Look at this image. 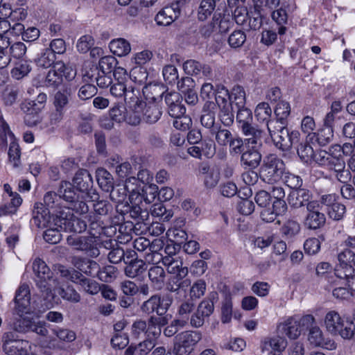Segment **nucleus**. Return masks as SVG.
Wrapping results in <instances>:
<instances>
[{"label": "nucleus", "mask_w": 355, "mask_h": 355, "mask_svg": "<svg viewBox=\"0 0 355 355\" xmlns=\"http://www.w3.org/2000/svg\"><path fill=\"white\" fill-rule=\"evenodd\" d=\"M216 101L220 110L219 116L222 123L225 125H230L234 121L232 103H234L236 107L244 106L245 92L242 87L235 86L230 95L227 89L222 88L216 95Z\"/></svg>", "instance_id": "nucleus-1"}, {"label": "nucleus", "mask_w": 355, "mask_h": 355, "mask_svg": "<svg viewBox=\"0 0 355 355\" xmlns=\"http://www.w3.org/2000/svg\"><path fill=\"white\" fill-rule=\"evenodd\" d=\"M35 221L38 220L40 223L37 225L40 227H46L49 223H51V220H47L44 219L42 221L40 220V215L37 214L34 217ZM52 223L55 226V228H49L46 230L44 234V240L52 244L58 243L60 240L62 235L60 232L64 230L65 232H81L86 229L85 223H82L81 226L77 227L74 225V223H78V220L76 219L72 220L71 214L70 211L68 210V212L66 214V216L64 217L62 215L56 214L55 216H52Z\"/></svg>", "instance_id": "nucleus-2"}, {"label": "nucleus", "mask_w": 355, "mask_h": 355, "mask_svg": "<svg viewBox=\"0 0 355 355\" xmlns=\"http://www.w3.org/2000/svg\"><path fill=\"white\" fill-rule=\"evenodd\" d=\"M139 183V180L131 177L125 184V189L130 193V206L137 214H140L142 210L143 201L146 204H150L155 200L158 193V188L155 184H150L137 188Z\"/></svg>", "instance_id": "nucleus-3"}, {"label": "nucleus", "mask_w": 355, "mask_h": 355, "mask_svg": "<svg viewBox=\"0 0 355 355\" xmlns=\"http://www.w3.org/2000/svg\"><path fill=\"white\" fill-rule=\"evenodd\" d=\"M33 270L36 276V283L40 289L44 300L49 302L55 301V295L51 293V288L58 285L56 279L52 277V273L46 263L40 259H36L33 263Z\"/></svg>", "instance_id": "nucleus-4"}, {"label": "nucleus", "mask_w": 355, "mask_h": 355, "mask_svg": "<svg viewBox=\"0 0 355 355\" xmlns=\"http://www.w3.org/2000/svg\"><path fill=\"white\" fill-rule=\"evenodd\" d=\"M324 323L327 331L332 335H338L345 340H351L354 336L355 326L353 322H347L345 325L344 319L335 311L327 313Z\"/></svg>", "instance_id": "nucleus-5"}, {"label": "nucleus", "mask_w": 355, "mask_h": 355, "mask_svg": "<svg viewBox=\"0 0 355 355\" xmlns=\"http://www.w3.org/2000/svg\"><path fill=\"white\" fill-rule=\"evenodd\" d=\"M139 89H132L127 93L125 98L126 123L137 125L139 124L144 117V107H146V103L143 102L139 97Z\"/></svg>", "instance_id": "nucleus-6"}, {"label": "nucleus", "mask_w": 355, "mask_h": 355, "mask_svg": "<svg viewBox=\"0 0 355 355\" xmlns=\"http://www.w3.org/2000/svg\"><path fill=\"white\" fill-rule=\"evenodd\" d=\"M237 109L236 121L243 134L249 137L247 139L248 144H257L262 137V132L252 126L251 110L245 106L237 107Z\"/></svg>", "instance_id": "nucleus-7"}, {"label": "nucleus", "mask_w": 355, "mask_h": 355, "mask_svg": "<svg viewBox=\"0 0 355 355\" xmlns=\"http://www.w3.org/2000/svg\"><path fill=\"white\" fill-rule=\"evenodd\" d=\"M76 76V71L62 61L55 62L48 71L45 78V84L48 87H56L64 80H71Z\"/></svg>", "instance_id": "nucleus-8"}, {"label": "nucleus", "mask_w": 355, "mask_h": 355, "mask_svg": "<svg viewBox=\"0 0 355 355\" xmlns=\"http://www.w3.org/2000/svg\"><path fill=\"white\" fill-rule=\"evenodd\" d=\"M285 193L282 187H273L272 191V208H266L261 212L263 220L270 223L274 221L278 216L284 214L287 209L286 202L284 200Z\"/></svg>", "instance_id": "nucleus-9"}, {"label": "nucleus", "mask_w": 355, "mask_h": 355, "mask_svg": "<svg viewBox=\"0 0 355 355\" xmlns=\"http://www.w3.org/2000/svg\"><path fill=\"white\" fill-rule=\"evenodd\" d=\"M284 173V164L275 155H270L266 157L261 171L263 180L268 184L280 181Z\"/></svg>", "instance_id": "nucleus-10"}, {"label": "nucleus", "mask_w": 355, "mask_h": 355, "mask_svg": "<svg viewBox=\"0 0 355 355\" xmlns=\"http://www.w3.org/2000/svg\"><path fill=\"white\" fill-rule=\"evenodd\" d=\"M15 303L17 309L22 318L31 315L40 318L41 313L36 309L35 303L31 301L30 288L28 285L22 284L19 286L15 295Z\"/></svg>", "instance_id": "nucleus-11"}, {"label": "nucleus", "mask_w": 355, "mask_h": 355, "mask_svg": "<svg viewBox=\"0 0 355 355\" xmlns=\"http://www.w3.org/2000/svg\"><path fill=\"white\" fill-rule=\"evenodd\" d=\"M201 338V334L198 331H186L182 332L175 337V349L181 354H189L193 352Z\"/></svg>", "instance_id": "nucleus-12"}, {"label": "nucleus", "mask_w": 355, "mask_h": 355, "mask_svg": "<svg viewBox=\"0 0 355 355\" xmlns=\"http://www.w3.org/2000/svg\"><path fill=\"white\" fill-rule=\"evenodd\" d=\"M3 351L10 355H28L31 346L27 340H19L13 332L4 334L3 336Z\"/></svg>", "instance_id": "nucleus-13"}, {"label": "nucleus", "mask_w": 355, "mask_h": 355, "mask_svg": "<svg viewBox=\"0 0 355 355\" xmlns=\"http://www.w3.org/2000/svg\"><path fill=\"white\" fill-rule=\"evenodd\" d=\"M354 150L352 144L345 143L342 146L340 145L331 146L329 150L330 160L333 165V169L336 172L343 171L345 167L344 156L350 155Z\"/></svg>", "instance_id": "nucleus-14"}, {"label": "nucleus", "mask_w": 355, "mask_h": 355, "mask_svg": "<svg viewBox=\"0 0 355 355\" xmlns=\"http://www.w3.org/2000/svg\"><path fill=\"white\" fill-rule=\"evenodd\" d=\"M163 264L166 268L168 273L175 279V287L171 286V289L176 291L180 286L179 282L188 275V268L183 266L181 259L173 257H164Z\"/></svg>", "instance_id": "nucleus-15"}, {"label": "nucleus", "mask_w": 355, "mask_h": 355, "mask_svg": "<svg viewBox=\"0 0 355 355\" xmlns=\"http://www.w3.org/2000/svg\"><path fill=\"white\" fill-rule=\"evenodd\" d=\"M307 215L304 225L309 229L316 230L323 226L326 221L322 207L318 201H311L306 205Z\"/></svg>", "instance_id": "nucleus-16"}, {"label": "nucleus", "mask_w": 355, "mask_h": 355, "mask_svg": "<svg viewBox=\"0 0 355 355\" xmlns=\"http://www.w3.org/2000/svg\"><path fill=\"white\" fill-rule=\"evenodd\" d=\"M180 15V1H177L160 10L155 17V21L159 26H167L175 21Z\"/></svg>", "instance_id": "nucleus-17"}, {"label": "nucleus", "mask_w": 355, "mask_h": 355, "mask_svg": "<svg viewBox=\"0 0 355 355\" xmlns=\"http://www.w3.org/2000/svg\"><path fill=\"white\" fill-rule=\"evenodd\" d=\"M89 176L83 173H76L73 179L72 185L78 191L80 198L88 201H94L98 198V195L92 189H89V184L87 180Z\"/></svg>", "instance_id": "nucleus-18"}, {"label": "nucleus", "mask_w": 355, "mask_h": 355, "mask_svg": "<svg viewBox=\"0 0 355 355\" xmlns=\"http://www.w3.org/2000/svg\"><path fill=\"white\" fill-rule=\"evenodd\" d=\"M71 94V89L67 87L58 90L55 93L53 101L55 112L51 118V121L54 123L58 122L62 119L63 110L69 101Z\"/></svg>", "instance_id": "nucleus-19"}, {"label": "nucleus", "mask_w": 355, "mask_h": 355, "mask_svg": "<svg viewBox=\"0 0 355 355\" xmlns=\"http://www.w3.org/2000/svg\"><path fill=\"white\" fill-rule=\"evenodd\" d=\"M44 107L39 105L36 101H29L21 105V110L26 114L24 120L29 126L37 125L42 120L40 113Z\"/></svg>", "instance_id": "nucleus-20"}, {"label": "nucleus", "mask_w": 355, "mask_h": 355, "mask_svg": "<svg viewBox=\"0 0 355 355\" xmlns=\"http://www.w3.org/2000/svg\"><path fill=\"white\" fill-rule=\"evenodd\" d=\"M0 131L4 134L6 139L10 138L11 143L8 150L9 161L14 167H17L20 164V150L19 145L15 141V137L10 131L8 125L4 121L1 122Z\"/></svg>", "instance_id": "nucleus-21"}, {"label": "nucleus", "mask_w": 355, "mask_h": 355, "mask_svg": "<svg viewBox=\"0 0 355 355\" xmlns=\"http://www.w3.org/2000/svg\"><path fill=\"white\" fill-rule=\"evenodd\" d=\"M61 272L63 276L69 277L72 282L79 284L86 292L92 295L96 294L101 290L98 283L95 281L84 278L78 272L72 271L71 273V271L66 270H62Z\"/></svg>", "instance_id": "nucleus-22"}, {"label": "nucleus", "mask_w": 355, "mask_h": 355, "mask_svg": "<svg viewBox=\"0 0 355 355\" xmlns=\"http://www.w3.org/2000/svg\"><path fill=\"white\" fill-rule=\"evenodd\" d=\"M37 318L33 315H27L19 321V324L16 326L15 328L19 331H32L41 336H46L48 334V330L45 327V323L43 322H35L33 320Z\"/></svg>", "instance_id": "nucleus-23"}, {"label": "nucleus", "mask_w": 355, "mask_h": 355, "mask_svg": "<svg viewBox=\"0 0 355 355\" xmlns=\"http://www.w3.org/2000/svg\"><path fill=\"white\" fill-rule=\"evenodd\" d=\"M171 302V299L167 296L163 297L153 296L144 303V309L148 311L156 312L158 317H163L162 315L166 313Z\"/></svg>", "instance_id": "nucleus-24"}, {"label": "nucleus", "mask_w": 355, "mask_h": 355, "mask_svg": "<svg viewBox=\"0 0 355 355\" xmlns=\"http://www.w3.org/2000/svg\"><path fill=\"white\" fill-rule=\"evenodd\" d=\"M339 265L336 269H341L343 275L350 276L354 272L355 252L351 249H345L338 254Z\"/></svg>", "instance_id": "nucleus-25"}, {"label": "nucleus", "mask_w": 355, "mask_h": 355, "mask_svg": "<svg viewBox=\"0 0 355 355\" xmlns=\"http://www.w3.org/2000/svg\"><path fill=\"white\" fill-rule=\"evenodd\" d=\"M286 346L287 341L284 337L275 336L264 340L262 349L266 352L268 355H282Z\"/></svg>", "instance_id": "nucleus-26"}, {"label": "nucleus", "mask_w": 355, "mask_h": 355, "mask_svg": "<svg viewBox=\"0 0 355 355\" xmlns=\"http://www.w3.org/2000/svg\"><path fill=\"white\" fill-rule=\"evenodd\" d=\"M58 284H59L58 283ZM51 293L55 295V301L50 303L47 300H45L46 306L50 305L52 306L54 304H58L59 302V298L57 297L58 295H60L62 299L71 302H78L80 300L79 294L71 286H67L66 288H64L58 287V285H57L55 287L51 288Z\"/></svg>", "instance_id": "nucleus-27"}, {"label": "nucleus", "mask_w": 355, "mask_h": 355, "mask_svg": "<svg viewBox=\"0 0 355 355\" xmlns=\"http://www.w3.org/2000/svg\"><path fill=\"white\" fill-rule=\"evenodd\" d=\"M279 329L290 339H297L302 329L297 322V317H289L279 325Z\"/></svg>", "instance_id": "nucleus-28"}, {"label": "nucleus", "mask_w": 355, "mask_h": 355, "mask_svg": "<svg viewBox=\"0 0 355 355\" xmlns=\"http://www.w3.org/2000/svg\"><path fill=\"white\" fill-rule=\"evenodd\" d=\"M171 318L170 315H166L164 317H152L145 331L148 339L154 340V338L158 337L161 334V327L166 324Z\"/></svg>", "instance_id": "nucleus-29"}, {"label": "nucleus", "mask_w": 355, "mask_h": 355, "mask_svg": "<svg viewBox=\"0 0 355 355\" xmlns=\"http://www.w3.org/2000/svg\"><path fill=\"white\" fill-rule=\"evenodd\" d=\"M166 103L168 105V113L175 119L182 116H185L186 109L183 105L180 103V95L178 93H171L165 98Z\"/></svg>", "instance_id": "nucleus-30"}, {"label": "nucleus", "mask_w": 355, "mask_h": 355, "mask_svg": "<svg viewBox=\"0 0 355 355\" xmlns=\"http://www.w3.org/2000/svg\"><path fill=\"white\" fill-rule=\"evenodd\" d=\"M81 199L83 200V198H81ZM85 201V200L84 199H83V200H80L79 198L73 200V202L70 203V207H64V209H62V210H60L58 212V214L62 215V216L65 217L66 214L68 212V210H69L70 211V214H71L72 220L76 219L78 220V223H77V222L74 223V225L77 227H79L80 226H81V223H84V222L80 221L77 218H75L73 216V214L71 213V210H73L76 213H78L80 214H86L88 211V206L87 205V204Z\"/></svg>", "instance_id": "nucleus-31"}, {"label": "nucleus", "mask_w": 355, "mask_h": 355, "mask_svg": "<svg viewBox=\"0 0 355 355\" xmlns=\"http://www.w3.org/2000/svg\"><path fill=\"white\" fill-rule=\"evenodd\" d=\"M109 48L114 55L119 57L128 55L132 49L129 41L122 37L112 40L109 43Z\"/></svg>", "instance_id": "nucleus-32"}, {"label": "nucleus", "mask_w": 355, "mask_h": 355, "mask_svg": "<svg viewBox=\"0 0 355 355\" xmlns=\"http://www.w3.org/2000/svg\"><path fill=\"white\" fill-rule=\"evenodd\" d=\"M200 173L207 188H214L218 184L220 180V171L218 168L203 166L200 168Z\"/></svg>", "instance_id": "nucleus-33"}, {"label": "nucleus", "mask_w": 355, "mask_h": 355, "mask_svg": "<svg viewBox=\"0 0 355 355\" xmlns=\"http://www.w3.org/2000/svg\"><path fill=\"white\" fill-rule=\"evenodd\" d=\"M311 198V193L304 189L295 190L291 192L288 196V203L294 208H299L308 204Z\"/></svg>", "instance_id": "nucleus-34"}, {"label": "nucleus", "mask_w": 355, "mask_h": 355, "mask_svg": "<svg viewBox=\"0 0 355 355\" xmlns=\"http://www.w3.org/2000/svg\"><path fill=\"white\" fill-rule=\"evenodd\" d=\"M249 146L250 144H248ZM252 148L245 151L241 155V163L246 167L256 168L260 164L261 155L255 148V144H251Z\"/></svg>", "instance_id": "nucleus-35"}, {"label": "nucleus", "mask_w": 355, "mask_h": 355, "mask_svg": "<svg viewBox=\"0 0 355 355\" xmlns=\"http://www.w3.org/2000/svg\"><path fill=\"white\" fill-rule=\"evenodd\" d=\"M73 244L76 249L86 251L89 256L96 257L99 254L98 250L94 244L93 238L80 237Z\"/></svg>", "instance_id": "nucleus-36"}, {"label": "nucleus", "mask_w": 355, "mask_h": 355, "mask_svg": "<svg viewBox=\"0 0 355 355\" xmlns=\"http://www.w3.org/2000/svg\"><path fill=\"white\" fill-rule=\"evenodd\" d=\"M58 193L60 198L69 203L80 198V194L75 191V188L72 185V183L67 181L62 182L58 190Z\"/></svg>", "instance_id": "nucleus-37"}, {"label": "nucleus", "mask_w": 355, "mask_h": 355, "mask_svg": "<svg viewBox=\"0 0 355 355\" xmlns=\"http://www.w3.org/2000/svg\"><path fill=\"white\" fill-rule=\"evenodd\" d=\"M21 202L22 199L18 193L12 195V197L3 198L1 211L3 214H14Z\"/></svg>", "instance_id": "nucleus-38"}, {"label": "nucleus", "mask_w": 355, "mask_h": 355, "mask_svg": "<svg viewBox=\"0 0 355 355\" xmlns=\"http://www.w3.org/2000/svg\"><path fill=\"white\" fill-rule=\"evenodd\" d=\"M96 180L100 187L106 191L113 189V178L112 175L104 168L96 171Z\"/></svg>", "instance_id": "nucleus-39"}, {"label": "nucleus", "mask_w": 355, "mask_h": 355, "mask_svg": "<svg viewBox=\"0 0 355 355\" xmlns=\"http://www.w3.org/2000/svg\"><path fill=\"white\" fill-rule=\"evenodd\" d=\"M165 272L161 266H153L149 269L148 277L152 283L157 288H161L165 279Z\"/></svg>", "instance_id": "nucleus-40"}, {"label": "nucleus", "mask_w": 355, "mask_h": 355, "mask_svg": "<svg viewBox=\"0 0 355 355\" xmlns=\"http://www.w3.org/2000/svg\"><path fill=\"white\" fill-rule=\"evenodd\" d=\"M220 0H202L198 9V19L205 21L209 17L215 9L216 3Z\"/></svg>", "instance_id": "nucleus-41"}, {"label": "nucleus", "mask_w": 355, "mask_h": 355, "mask_svg": "<svg viewBox=\"0 0 355 355\" xmlns=\"http://www.w3.org/2000/svg\"><path fill=\"white\" fill-rule=\"evenodd\" d=\"M254 114L257 119L261 122H266L268 125V121L272 114V110L268 103L262 102L259 103L255 110ZM269 128V126H268Z\"/></svg>", "instance_id": "nucleus-42"}, {"label": "nucleus", "mask_w": 355, "mask_h": 355, "mask_svg": "<svg viewBox=\"0 0 355 355\" xmlns=\"http://www.w3.org/2000/svg\"><path fill=\"white\" fill-rule=\"evenodd\" d=\"M193 308V304L189 302L182 303L178 311V318L175 320V324L180 327H183L189 320V314Z\"/></svg>", "instance_id": "nucleus-43"}, {"label": "nucleus", "mask_w": 355, "mask_h": 355, "mask_svg": "<svg viewBox=\"0 0 355 355\" xmlns=\"http://www.w3.org/2000/svg\"><path fill=\"white\" fill-rule=\"evenodd\" d=\"M146 270L145 262L141 259L132 261L125 269V272L129 277H135Z\"/></svg>", "instance_id": "nucleus-44"}, {"label": "nucleus", "mask_w": 355, "mask_h": 355, "mask_svg": "<svg viewBox=\"0 0 355 355\" xmlns=\"http://www.w3.org/2000/svg\"><path fill=\"white\" fill-rule=\"evenodd\" d=\"M162 115V111L158 104L155 102L150 103L144 110V117L148 123L156 122Z\"/></svg>", "instance_id": "nucleus-45"}, {"label": "nucleus", "mask_w": 355, "mask_h": 355, "mask_svg": "<svg viewBox=\"0 0 355 355\" xmlns=\"http://www.w3.org/2000/svg\"><path fill=\"white\" fill-rule=\"evenodd\" d=\"M232 317V302L230 295L226 294L221 306V321L228 323Z\"/></svg>", "instance_id": "nucleus-46"}, {"label": "nucleus", "mask_w": 355, "mask_h": 355, "mask_svg": "<svg viewBox=\"0 0 355 355\" xmlns=\"http://www.w3.org/2000/svg\"><path fill=\"white\" fill-rule=\"evenodd\" d=\"M55 60V55L49 49H46L35 59V63L40 67L48 68L54 64Z\"/></svg>", "instance_id": "nucleus-47"}, {"label": "nucleus", "mask_w": 355, "mask_h": 355, "mask_svg": "<svg viewBox=\"0 0 355 355\" xmlns=\"http://www.w3.org/2000/svg\"><path fill=\"white\" fill-rule=\"evenodd\" d=\"M269 133L272 139L274 141L275 145L282 150H287L290 148H286L283 146L284 141L288 138V129L282 128L278 132L272 133L270 128H268Z\"/></svg>", "instance_id": "nucleus-48"}, {"label": "nucleus", "mask_w": 355, "mask_h": 355, "mask_svg": "<svg viewBox=\"0 0 355 355\" xmlns=\"http://www.w3.org/2000/svg\"><path fill=\"white\" fill-rule=\"evenodd\" d=\"M117 60L112 55H105L101 58L98 67L103 73L110 72L116 67Z\"/></svg>", "instance_id": "nucleus-49"}, {"label": "nucleus", "mask_w": 355, "mask_h": 355, "mask_svg": "<svg viewBox=\"0 0 355 355\" xmlns=\"http://www.w3.org/2000/svg\"><path fill=\"white\" fill-rule=\"evenodd\" d=\"M206 282L203 279H198L191 286L189 291V296L191 300L200 298L204 295L206 291Z\"/></svg>", "instance_id": "nucleus-50"}, {"label": "nucleus", "mask_w": 355, "mask_h": 355, "mask_svg": "<svg viewBox=\"0 0 355 355\" xmlns=\"http://www.w3.org/2000/svg\"><path fill=\"white\" fill-rule=\"evenodd\" d=\"M315 153V152L313 150L312 146L306 144H301L297 148V154L300 159L303 162L311 164H313Z\"/></svg>", "instance_id": "nucleus-51"}, {"label": "nucleus", "mask_w": 355, "mask_h": 355, "mask_svg": "<svg viewBox=\"0 0 355 355\" xmlns=\"http://www.w3.org/2000/svg\"><path fill=\"white\" fill-rule=\"evenodd\" d=\"M313 164L333 169V165L329 158V153L325 150H318L315 152Z\"/></svg>", "instance_id": "nucleus-52"}, {"label": "nucleus", "mask_w": 355, "mask_h": 355, "mask_svg": "<svg viewBox=\"0 0 355 355\" xmlns=\"http://www.w3.org/2000/svg\"><path fill=\"white\" fill-rule=\"evenodd\" d=\"M94 37L90 35H85L79 38L76 44L77 50L82 53H87L94 45Z\"/></svg>", "instance_id": "nucleus-53"}, {"label": "nucleus", "mask_w": 355, "mask_h": 355, "mask_svg": "<svg viewBox=\"0 0 355 355\" xmlns=\"http://www.w3.org/2000/svg\"><path fill=\"white\" fill-rule=\"evenodd\" d=\"M291 113L290 104L284 101H279L275 107V114L277 120L282 122L286 120Z\"/></svg>", "instance_id": "nucleus-54"}, {"label": "nucleus", "mask_w": 355, "mask_h": 355, "mask_svg": "<svg viewBox=\"0 0 355 355\" xmlns=\"http://www.w3.org/2000/svg\"><path fill=\"white\" fill-rule=\"evenodd\" d=\"M153 57V53L148 49H144L139 52L135 53L132 60L135 64L142 66L149 62Z\"/></svg>", "instance_id": "nucleus-55"}, {"label": "nucleus", "mask_w": 355, "mask_h": 355, "mask_svg": "<svg viewBox=\"0 0 355 355\" xmlns=\"http://www.w3.org/2000/svg\"><path fill=\"white\" fill-rule=\"evenodd\" d=\"M300 224L295 220H288L282 227V232L286 238H292L300 232Z\"/></svg>", "instance_id": "nucleus-56"}, {"label": "nucleus", "mask_w": 355, "mask_h": 355, "mask_svg": "<svg viewBox=\"0 0 355 355\" xmlns=\"http://www.w3.org/2000/svg\"><path fill=\"white\" fill-rule=\"evenodd\" d=\"M31 70V67L28 63H19L11 70V76L16 80H20L27 76Z\"/></svg>", "instance_id": "nucleus-57"}, {"label": "nucleus", "mask_w": 355, "mask_h": 355, "mask_svg": "<svg viewBox=\"0 0 355 355\" xmlns=\"http://www.w3.org/2000/svg\"><path fill=\"white\" fill-rule=\"evenodd\" d=\"M334 137L333 127L324 125V127L318 132L317 139L318 144L324 146L332 139Z\"/></svg>", "instance_id": "nucleus-58"}, {"label": "nucleus", "mask_w": 355, "mask_h": 355, "mask_svg": "<svg viewBox=\"0 0 355 355\" xmlns=\"http://www.w3.org/2000/svg\"><path fill=\"white\" fill-rule=\"evenodd\" d=\"M321 241L318 238H309L304 243V250L308 254H315L320 250Z\"/></svg>", "instance_id": "nucleus-59"}, {"label": "nucleus", "mask_w": 355, "mask_h": 355, "mask_svg": "<svg viewBox=\"0 0 355 355\" xmlns=\"http://www.w3.org/2000/svg\"><path fill=\"white\" fill-rule=\"evenodd\" d=\"M323 338L322 331L318 327H313L310 329L308 340L311 345L319 347L322 345Z\"/></svg>", "instance_id": "nucleus-60"}, {"label": "nucleus", "mask_w": 355, "mask_h": 355, "mask_svg": "<svg viewBox=\"0 0 355 355\" xmlns=\"http://www.w3.org/2000/svg\"><path fill=\"white\" fill-rule=\"evenodd\" d=\"M335 274L340 279L339 284L347 285L349 291L354 295V293L355 292V275L352 274L350 276H345L340 268L336 269Z\"/></svg>", "instance_id": "nucleus-61"}, {"label": "nucleus", "mask_w": 355, "mask_h": 355, "mask_svg": "<svg viewBox=\"0 0 355 355\" xmlns=\"http://www.w3.org/2000/svg\"><path fill=\"white\" fill-rule=\"evenodd\" d=\"M111 119L116 123L126 122L125 107L123 108L119 105H114L110 111Z\"/></svg>", "instance_id": "nucleus-62"}, {"label": "nucleus", "mask_w": 355, "mask_h": 355, "mask_svg": "<svg viewBox=\"0 0 355 355\" xmlns=\"http://www.w3.org/2000/svg\"><path fill=\"white\" fill-rule=\"evenodd\" d=\"M151 214L154 216L162 217L164 220H168L173 216L171 210H166L162 204H155L153 206Z\"/></svg>", "instance_id": "nucleus-63"}, {"label": "nucleus", "mask_w": 355, "mask_h": 355, "mask_svg": "<svg viewBox=\"0 0 355 355\" xmlns=\"http://www.w3.org/2000/svg\"><path fill=\"white\" fill-rule=\"evenodd\" d=\"M162 74L165 81L170 85L175 84L178 78V70L173 65L164 67Z\"/></svg>", "instance_id": "nucleus-64"}]
</instances>
